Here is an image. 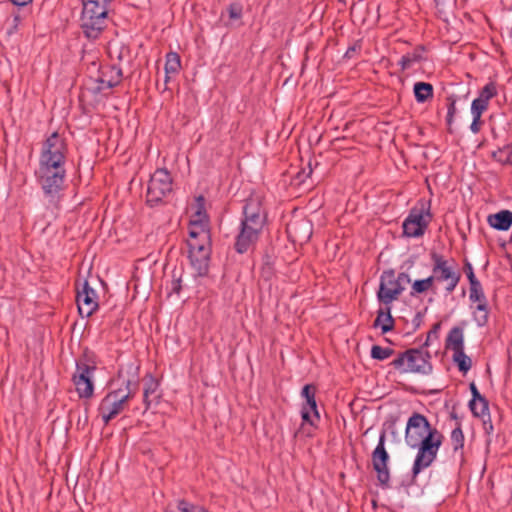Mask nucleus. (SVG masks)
Returning <instances> with one entry per match:
<instances>
[{"instance_id":"f257e3e1","label":"nucleus","mask_w":512,"mask_h":512,"mask_svg":"<svg viewBox=\"0 0 512 512\" xmlns=\"http://www.w3.org/2000/svg\"><path fill=\"white\" fill-rule=\"evenodd\" d=\"M267 217L262 196L251 194L245 199L233 245L238 254L248 253L255 248L267 224Z\"/></svg>"},{"instance_id":"f03ea898","label":"nucleus","mask_w":512,"mask_h":512,"mask_svg":"<svg viewBox=\"0 0 512 512\" xmlns=\"http://www.w3.org/2000/svg\"><path fill=\"white\" fill-rule=\"evenodd\" d=\"M117 382L120 386L114 388L115 383L111 384V390L103 397L98 412L105 425L116 418L128 405V401L135 397L139 388V366L128 364L126 370H119Z\"/></svg>"},{"instance_id":"7ed1b4c3","label":"nucleus","mask_w":512,"mask_h":512,"mask_svg":"<svg viewBox=\"0 0 512 512\" xmlns=\"http://www.w3.org/2000/svg\"><path fill=\"white\" fill-rule=\"evenodd\" d=\"M35 177L48 203L57 208L66 179L65 166L38 164Z\"/></svg>"},{"instance_id":"20e7f679","label":"nucleus","mask_w":512,"mask_h":512,"mask_svg":"<svg viewBox=\"0 0 512 512\" xmlns=\"http://www.w3.org/2000/svg\"><path fill=\"white\" fill-rule=\"evenodd\" d=\"M390 365L401 374L430 375L433 372L431 354L422 346L399 352Z\"/></svg>"},{"instance_id":"39448f33","label":"nucleus","mask_w":512,"mask_h":512,"mask_svg":"<svg viewBox=\"0 0 512 512\" xmlns=\"http://www.w3.org/2000/svg\"><path fill=\"white\" fill-rule=\"evenodd\" d=\"M197 210L189 222L188 251H211V233L209 218L205 211L203 196L196 199Z\"/></svg>"},{"instance_id":"423d86ee","label":"nucleus","mask_w":512,"mask_h":512,"mask_svg":"<svg viewBox=\"0 0 512 512\" xmlns=\"http://www.w3.org/2000/svg\"><path fill=\"white\" fill-rule=\"evenodd\" d=\"M444 441V435L437 429L430 430L419 442L410 448L417 449L412 466V477L416 478L424 469L430 467L437 458L438 451Z\"/></svg>"},{"instance_id":"0eeeda50","label":"nucleus","mask_w":512,"mask_h":512,"mask_svg":"<svg viewBox=\"0 0 512 512\" xmlns=\"http://www.w3.org/2000/svg\"><path fill=\"white\" fill-rule=\"evenodd\" d=\"M109 9L98 5L94 0H82L80 28L85 38L96 40L106 29Z\"/></svg>"},{"instance_id":"6e6552de","label":"nucleus","mask_w":512,"mask_h":512,"mask_svg":"<svg viewBox=\"0 0 512 512\" xmlns=\"http://www.w3.org/2000/svg\"><path fill=\"white\" fill-rule=\"evenodd\" d=\"M430 202L419 201L418 205L411 208L403 221V235L408 238H419L423 236L432 220Z\"/></svg>"},{"instance_id":"1a4fd4ad","label":"nucleus","mask_w":512,"mask_h":512,"mask_svg":"<svg viewBox=\"0 0 512 512\" xmlns=\"http://www.w3.org/2000/svg\"><path fill=\"white\" fill-rule=\"evenodd\" d=\"M173 180L170 172L165 168L156 169L151 175L147 186L146 203L150 207L165 202V199L172 193Z\"/></svg>"},{"instance_id":"9d476101","label":"nucleus","mask_w":512,"mask_h":512,"mask_svg":"<svg viewBox=\"0 0 512 512\" xmlns=\"http://www.w3.org/2000/svg\"><path fill=\"white\" fill-rule=\"evenodd\" d=\"M67 153L66 139L55 131L43 142L38 164L65 166Z\"/></svg>"},{"instance_id":"9b49d317","label":"nucleus","mask_w":512,"mask_h":512,"mask_svg":"<svg viewBox=\"0 0 512 512\" xmlns=\"http://www.w3.org/2000/svg\"><path fill=\"white\" fill-rule=\"evenodd\" d=\"M385 441L386 432L382 431L379 436L378 444L372 452V464L377 474L379 485L383 489H388L390 488V471L388 468L390 456L385 448Z\"/></svg>"},{"instance_id":"f8f14e48","label":"nucleus","mask_w":512,"mask_h":512,"mask_svg":"<svg viewBox=\"0 0 512 512\" xmlns=\"http://www.w3.org/2000/svg\"><path fill=\"white\" fill-rule=\"evenodd\" d=\"M96 370L94 364L82 360L76 361V370L72 375V382L80 398L89 399L94 394L93 374Z\"/></svg>"},{"instance_id":"ddd939ff","label":"nucleus","mask_w":512,"mask_h":512,"mask_svg":"<svg viewBox=\"0 0 512 512\" xmlns=\"http://www.w3.org/2000/svg\"><path fill=\"white\" fill-rule=\"evenodd\" d=\"M403 288L396 281V273L393 269L383 271L380 276L377 299L383 305L392 304L402 294Z\"/></svg>"},{"instance_id":"4468645a","label":"nucleus","mask_w":512,"mask_h":512,"mask_svg":"<svg viewBox=\"0 0 512 512\" xmlns=\"http://www.w3.org/2000/svg\"><path fill=\"white\" fill-rule=\"evenodd\" d=\"M76 302L82 318L90 317L99 307L97 292L87 280L77 285Z\"/></svg>"},{"instance_id":"2eb2a0df","label":"nucleus","mask_w":512,"mask_h":512,"mask_svg":"<svg viewBox=\"0 0 512 512\" xmlns=\"http://www.w3.org/2000/svg\"><path fill=\"white\" fill-rule=\"evenodd\" d=\"M428 419L417 412H414L408 419L405 429V442L407 446L411 447L416 442L420 441L429 433L430 430L435 429Z\"/></svg>"},{"instance_id":"dca6fc26","label":"nucleus","mask_w":512,"mask_h":512,"mask_svg":"<svg viewBox=\"0 0 512 512\" xmlns=\"http://www.w3.org/2000/svg\"><path fill=\"white\" fill-rule=\"evenodd\" d=\"M430 258L432 265V277L434 281L443 282L453 278L457 273H460L456 267L457 264L454 259L447 260L443 255L437 252H431Z\"/></svg>"},{"instance_id":"f3484780","label":"nucleus","mask_w":512,"mask_h":512,"mask_svg":"<svg viewBox=\"0 0 512 512\" xmlns=\"http://www.w3.org/2000/svg\"><path fill=\"white\" fill-rule=\"evenodd\" d=\"M123 73L120 67L116 65H107L100 69L97 82L100 84L99 89H111L118 86L122 80Z\"/></svg>"},{"instance_id":"a211bd4d","label":"nucleus","mask_w":512,"mask_h":512,"mask_svg":"<svg viewBox=\"0 0 512 512\" xmlns=\"http://www.w3.org/2000/svg\"><path fill=\"white\" fill-rule=\"evenodd\" d=\"M469 389L472 395L471 400L469 401V408L474 417L484 418L485 415L488 414L489 402L488 400L479 392L476 384L471 382L469 384Z\"/></svg>"},{"instance_id":"6ab92c4d","label":"nucleus","mask_w":512,"mask_h":512,"mask_svg":"<svg viewBox=\"0 0 512 512\" xmlns=\"http://www.w3.org/2000/svg\"><path fill=\"white\" fill-rule=\"evenodd\" d=\"M144 380L143 403L145 405V411H147L150 409L152 404L159 403V399L161 397L158 393L160 383L151 373H148Z\"/></svg>"},{"instance_id":"aec40b11","label":"nucleus","mask_w":512,"mask_h":512,"mask_svg":"<svg viewBox=\"0 0 512 512\" xmlns=\"http://www.w3.org/2000/svg\"><path fill=\"white\" fill-rule=\"evenodd\" d=\"M211 251H188V257L192 268L195 270V275L204 277L209 272Z\"/></svg>"},{"instance_id":"412c9836","label":"nucleus","mask_w":512,"mask_h":512,"mask_svg":"<svg viewBox=\"0 0 512 512\" xmlns=\"http://www.w3.org/2000/svg\"><path fill=\"white\" fill-rule=\"evenodd\" d=\"M287 232L293 242L305 243L312 235V225L308 221H295L287 226Z\"/></svg>"},{"instance_id":"4be33fe9","label":"nucleus","mask_w":512,"mask_h":512,"mask_svg":"<svg viewBox=\"0 0 512 512\" xmlns=\"http://www.w3.org/2000/svg\"><path fill=\"white\" fill-rule=\"evenodd\" d=\"M392 304L384 305L377 312V317L373 323L374 327H381L382 334H386L394 329L395 320L392 317Z\"/></svg>"},{"instance_id":"5701e85b","label":"nucleus","mask_w":512,"mask_h":512,"mask_svg":"<svg viewBox=\"0 0 512 512\" xmlns=\"http://www.w3.org/2000/svg\"><path fill=\"white\" fill-rule=\"evenodd\" d=\"M487 222L496 230L507 231L512 226V211L501 210L495 214H490Z\"/></svg>"},{"instance_id":"b1692460","label":"nucleus","mask_w":512,"mask_h":512,"mask_svg":"<svg viewBox=\"0 0 512 512\" xmlns=\"http://www.w3.org/2000/svg\"><path fill=\"white\" fill-rule=\"evenodd\" d=\"M489 104L483 102L482 100H478L475 98L471 103V114H472V123L470 125V130L472 133L477 134L480 132L481 127L483 125V121L481 120L482 114L487 111Z\"/></svg>"},{"instance_id":"393cba45","label":"nucleus","mask_w":512,"mask_h":512,"mask_svg":"<svg viewBox=\"0 0 512 512\" xmlns=\"http://www.w3.org/2000/svg\"><path fill=\"white\" fill-rule=\"evenodd\" d=\"M301 397L305 400L301 407L312 410L314 418L320 420V414L316 402V387L313 384L304 385L301 390Z\"/></svg>"},{"instance_id":"a878e982","label":"nucleus","mask_w":512,"mask_h":512,"mask_svg":"<svg viewBox=\"0 0 512 512\" xmlns=\"http://www.w3.org/2000/svg\"><path fill=\"white\" fill-rule=\"evenodd\" d=\"M445 348L455 351L464 349V329L460 326H454L445 339Z\"/></svg>"},{"instance_id":"bb28decb","label":"nucleus","mask_w":512,"mask_h":512,"mask_svg":"<svg viewBox=\"0 0 512 512\" xmlns=\"http://www.w3.org/2000/svg\"><path fill=\"white\" fill-rule=\"evenodd\" d=\"M425 48L423 45H418L412 52H408L404 54L400 61L399 65L402 71L409 69L414 63H418L424 60L423 52Z\"/></svg>"},{"instance_id":"cd10ccee","label":"nucleus","mask_w":512,"mask_h":512,"mask_svg":"<svg viewBox=\"0 0 512 512\" xmlns=\"http://www.w3.org/2000/svg\"><path fill=\"white\" fill-rule=\"evenodd\" d=\"M413 91L418 103H424L433 97V86L427 82H416Z\"/></svg>"},{"instance_id":"c85d7f7f","label":"nucleus","mask_w":512,"mask_h":512,"mask_svg":"<svg viewBox=\"0 0 512 512\" xmlns=\"http://www.w3.org/2000/svg\"><path fill=\"white\" fill-rule=\"evenodd\" d=\"M452 360L463 375H465L472 367V360L465 354L464 349L453 351Z\"/></svg>"},{"instance_id":"c756f323","label":"nucleus","mask_w":512,"mask_h":512,"mask_svg":"<svg viewBox=\"0 0 512 512\" xmlns=\"http://www.w3.org/2000/svg\"><path fill=\"white\" fill-rule=\"evenodd\" d=\"M164 71L167 75H176L181 69V59L177 52H168L165 57Z\"/></svg>"},{"instance_id":"7c9ffc66","label":"nucleus","mask_w":512,"mask_h":512,"mask_svg":"<svg viewBox=\"0 0 512 512\" xmlns=\"http://www.w3.org/2000/svg\"><path fill=\"white\" fill-rule=\"evenodd\" d=\"M450 440L453 452L455 454L459 452L460 456H462L465 437L462 431L461 423H457L456 427L451 431Z\"/></svg>"},{"instance_id":"2f4dec72","label":"nucleus","mask_w":512,"mask_h":512,"mask_svg":"<svg viewBox=\"0 0 512 512\" xmlns=\"http://www.w3.org/2000/svg\"><path fill=\"white\" fill-rule=\"evenodd\" d=\"M492 158L503 165H512V143L493 151Z\"/></svg>"},{"instance_id":"473e14b6","label":"nucleus","mask_w":512,"mask_h":512,"mask_svg":"<svg viewBox=\"0 0 512 512\" xmlns=\"http://www.w3.org/2000/svg\"><path fill=\"white\" fill-rule=\"evenodd\" d=\"M498 95L497 84L494 81H489L481 90L477 97L478 100L489 104V101Z\"/></svg>"},{"instance_id":"72a5a7b5","label":"nucleus","mask_w":512,"mask_h":512,"mask_svg":"<svg viewBox=\"0 0 512 512\" xmlns=\"http://www.w3.org/2000/svg\"><path fill=\"white\" fill-rule=\"evenodd\" d=\"M489 310L487 303L477 304L474 312L473 319L479 327H483L488 323Z\"/></svg>"},{"instance_id":"f704fd0d","label":"nucleus","mask_w":512,"mask_h":512,"mask_svg":"<svg viewBox=\"0 0 512 512\" xmlns=\"http://www.w3.org/2000/svg\"><path fill=\"white\" fill-rule=\"evenodd\" d=\"M433 282H434V277H432L431 275L425 279L415 280L412 283V289H411L410 295L413 297L416 294H421V293L426 292L428 289L431 288V286L433 285Z\"/></svg>"},{"instance_id":"c9c22d12","label":"nucleus","mask_w":512,"mask_h":512,"mask_svg":"<svg viewBox=\"0 0 512 512\" xmlns=\"http://www.w3.org/2000/svg\"><path fill=\"white\" fill-rule=\"evenodd\" d=\"M469 292L470 301L477 302L478 304L487 303L480 281H478V283L471 284Z\"/></svg>"},{"instance_id":"e433bc0d","label":"nucleus","mask_w":512,"mask_h":512,"mask_svg":"<svg viewBox=\"0 0 512 512\" xmlns=\"http://www.w3.org/2000/svg\"><path fill=\"white\" fill-rule=\"evenodd\" d=\"M395 351L392 348H383L379 345H373L371 348V358L379 361H383L392 356Z\"/></svg>"},{"instance_id":"4c0bfd02","label":"nucleus","mask_w":512,"mask_h":512,"mask_svg":"<svg viewBox=\"0 0 512 512\" xmlns=\"http://www.w3.org/2000/svg\"><path fill=\"white\" fill-rule=\"evenodd\" d=\"M227 12L230 20H240L243 15V6L240 2H232L228 5Z\"/></svg>"},{"instance_id":"58836bf2","label":"nucleus","mask_w":512,"mask_h":512,"mask_svg":"<svg viewBox=\"0 0 512 512\" xmlns=\"http://www.w3.org/2000/svg\"><path fill=\"white\" fill-rule=\"evenodd\" d=\"M170 292L179 295V293L182 290V272H177L176 270H173L172 272V280L170 282L169 286Z\"/></svg>"},{"instance_id":"ea45409f","label":"nucleus","mask_w":512,"mask_h":512,"mask_svg":"<svg viewBox=\"0 0 512 512\" xmlns=\"http://www.w3.org/2000/svg\"><path fill=\"white\" fill-rule=\"evenodd\" d=\"M447 115H446V123L448 126H451L454 120V116L457 112L456 109V98L454 96H449L447 98Z\"/></svg>"},{"instance_id":"a19ab883","label":"nucleus","mask_w":512,"mask_h":512,"mask_svg":"<svg viewBox=\"0 0 512 512\" xmlns=\"http://www.w3.org/2000/svg\"><path fill=\"white\" fill-rule=\"evenodd\" d=\"M440 327H441V324L439 322L435 323L432 326L431 330L427 333L425 342L421 345L422 347L427 349L430 346L433 337L435 339H438V331H439Z\"/></svg>"},{"instance_id":"79ce46f5","label":"nucleus","mask_w":512,"mask_h":512,"mask_svg":"<svg viewBox=\"0 0 512 512\" xmlns=\"http://www.w3.org/2000/svg\"><path fill=\"white\" fill-rule=\"evenodd\" d=\"M362 49V40H356L351 46L348 47L344 54V58L350 59L359 54Z\"/></svg>"},{"instance_id":"37998d69","label":"nucleus","mask_w":512,"mask_h":512,"mask_svg":"<svg viewBox=\"0 0 512 512\" xmlns=\"http://www.w3.org/2000/svg\"><path fill=\"white\" fill-rule=\"evenodd\" d=\"M301 418H302V421H303V424H309L311 426H316L317 422L319 420H317L316 418H314V414L312 413V410H308L306 408H302L301 407Z\"/></svg>"},{"instance_id":"c03bdc74","label":"nucleus","mask_w":512,"mask_h":512,"mask_svg":"<svg viewBox=\"0 0 512 512\" xmlns=\"http://www.w3.org/2000/svg\"><path fill=\"white\" fill-rule=\"evenodd\" d=\"M464 272L468 278L470 285L474 284V283H478L479 280L476 278V276L474 274L473 266L468 260H466L464 263Z\"/></svg>"},{"instance_id":"a18cd8bd","label":"nucleus","mask_w":512,"mask_h":512,"mask_svg":"<svg viewBox=\"0 0 512 512\" xmlns=\"http://www.w3.org/2000/svg\"><path fill=\"white\" fill-rule=\"evenodd\" d=\"M460 279H461V274L457 273L455 276H453V278H449V280H445L447 282L445 291L448 294L452 293L455 290V288L457 287Z\"/></svg>"},{"instance_id":"49530a36","label":"nucleus","mask_w":512,"mask_h":512,"mask_svg":"<svg viewBox=\"0 0 512 512\" xmlns=\"http://www.w3.org/2000/svg\"><path fill=\"white\" fill-rule=\"evenodd\" d=\"M427 312V307L424 308L423 311H418L413 319H412V325H413V331H416L420 328L421 324L423 323V318L425 316V313Z\"/></svg>"},{"instance_id":"de8ad7c7","label":"nucleus","mask_w":512,"mask_h":512,"mask_svg":"<svg viewBox=\"0 0 512 512\" xmlns=\"http://www.w3.org/2000/svg\"><path fill=\"white\" fill-rule=\"evenodd\" d=\"M396 281L399 283V286L403 288V291L405 290V286L407 284L411 283V278L408 273L401 272L398 275H396Z\"/></svg>"},{"instance_id":"09e8293b","label":"nucleus","mask_w":512,"mask_h":512,"mask_svg":"<svg viewBox=\"0 0 512 512\" xmlns=\"http://www.w3.org/2000/svg\"><path fill=\"white\" fill-rule=\"evenodd\" d=\"M483 427L487 434H491L493 432V424L491 421L490 413L488 412L487 415L483 418Z\"/></svg>"},{"instance_id":"8fccbe9b","label":"nucleus","mask_w":512,"mask_h":512,"mask_svg":"<svg viewBox=\"0 0 512 512\" xmlns=\"http://www.w3.org/2000/svg\"><path fill=\"white\" fill-rule=\"evenodd\" d=\"M436 6L440 12H444L446 7L453 4V0H435Z\"/></svg>"},{"instance_id":"3c124183","label":"nucleus","mask_w":512,"mask_h":512,"mask_svg":"<svg viewBox=\"0 0 512 512\" xmlns=\"http://www.w3.org/2000/svg\"><path fill=\"white\" fill-rule=\"evenodd\" d=\"M312 173V167L311 164H308V172H306V169H303L302 171L298 172L297 178L303 182L305 177H309Z\"/></svg>"},{"instance_id":"603ef678","label":"nucleus","mask_w":512,"mask_h":512,"mask_svg":"<svg viewBox=\"0 0 512 512\" xmlns=\"http://www.w3.org/2000/svg\"><path fill=\"white\" fill-rule=\"evenodd\" d=\"M266 269H268L269 271L273 270L272 264L270 261V257L268 255H266L263 259V265H262L261 271L265 272Z\"/></svg>"},{"instance_id":"864d4df0","label":"nucleus","mask_w":512,"mask_h":512,"mask_svg":"<svg viewBox=\"0 0 512 512\" xmlns=\"http://www.w3.org/2000/svg\"><path fill=\"white\" fill-rule=\"evenodd\" d=\"M13 5L18 7H25L32 3L33 0H9Z\"/></svg>"},{"instance_id":"5fc2aeb1","label":"nucleus","mask_w":512,"mask_h":512,"mask_svg":"<svg viewBox=\"0 0 512 512\" xmlns=\"http://www.w3.org/2000/svg\"><path fill=\"white\" fill-rule=\"evenodd\" d=\"M94 2H96L98 5H101L109 9L112 0H94Z\"/></svg>"},{"instance_id":"6e6d98bb","label":"nucleus","mask_w":512,"mask_h":512,"mask_svg":"<svg viewBox=\"0 0 512 512\" xmlns=\"http://www.w3.org/2000/svg\"><path fill=\"white\" fill-rule=\"evenodd\" d=\"M271 274H272V270L269 271L268 269H266L265 272L262 271V275L265 276L266 278H268Z\"/></svg>"},{"instance_id":"4d7b16f0","label":"nucleus","mask_w":512,"mask_h":512,"mask_svg":"<svg viewBox=\"0 0 512 512\" xmlns=\"http://www.w3.org/2000/svg\"><path fill=\"white\" fill-rule=\"evenodd\" d=\"M450 416H451V418H452V419H455V420L457 421V423H460V422L458 421V417H457V414H456L455 412H452V413L450 414Z\"/></svg>"},{"instance_id":"13d9d810","label":"nucleus","mask_w":512,"mask_h":512,"mask_svg":"<svg viewBox=\"0 0 512 512\" xmlns=\"http://www.w3.org/2000/svg\"><path fill=\"white\" fill-rule=\"evenodd\" d=\"M170 79H171V75L165 74V79H164L165 84H167L170 81Z\"/></svg>"},{"instance_id":"bf43d9fd","label":"nucleus","mask_w":512,"mask_h":512,"mask_svg":"<svg viewBox=\"0 0 512 512\" xmlns=\"http://www.w3.org/2000/svg\"><path fill=\"white\" fill-rule=\"evenodd\" d=\"M372 505H373V507H374V508H376V507H377V503H376V501H375V500H373V501H372Z\"/></svg>"},{"instance_id":"052dcab7","label":"nucleus","mask_w":512,"mask_h":512,"mask_svg":"<svg viewBox=\"0 0 512 512\" xmlns=\"http://www.w3.org/2000/svg\"><path fill=\"white\" fill-rule=\"evenodd\" d=\"M14 20H15V22H18V20H19V16H15V17H14Z\"/></svg>"},{"instance_id":"680f3d73","label":"nucleus","mask_w":512,"mask_h":512,"mask_svg":"<svg viewBox=\"0 0 512 512\" xmlns=\"http://www.w3.org/2000/svg\"><path fill=\"white\" fill-rule=\"evenodd\" d=\"M477 404H478V410L480 411L481 410V405H480L479 402H477Z\"/></svg>"}]
</instances>
